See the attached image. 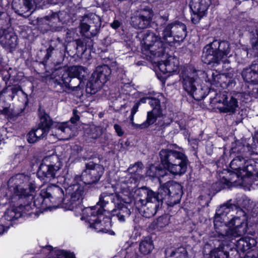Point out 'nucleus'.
<instances>
[{
	"label": "nucleus",
	"mask_w": 258,
	"mask_h": 258,
	"mask_svg": "<svg viewBox=\"0 0 258 258\" xmlns=\"http://www.w3.org/2000/svg\"><path fill=\"white\" fill-rule=\"evenodd\" d=\"M142 163H137L128 168L129 173L125 176L119 177L115 185V190L118 194V197L122 201L129 203L133 196L134 188L136 186L137 178L135 177L133 172L139 173L142 169Z\"/></svg>",
	"instance_id": "0eeeda50"
},
{
	"label": "nucleus",
	"mask_w": 258,
	"mask_h": 258,
	"mask_svg": "<svg viewBox=\"0 0 258 258\" xmlns=\"http://www.w3.org/2000/svg\"><path fill=\"white\" fill-rule=\"evenodd\" d=\"M57 15L61 26L69 22L74 17V14L71 12L69 9L59 12Z\"/></svg>",
	"instance_id": "4c0bfd02"
},
{
	"label": "nucleus",
	"mask_w": 258,
	"mask_h": 258,
	"mask_svg": "<svg viewBox=\"0 0 258 258\" xmlns=\"http://www.w3.org/2000/svg\"><path fill=\"white\" fill-rule=\"evenodd\" d=\"M111 73V70L108 66H98L92 73L90 83L94 88H100L109 80Z\"/></svg>",
	"instance_id": "f3484780"
},
{
	"label": "nucleus",
	"mask_w": 258,
	"mask_h": 258,
	"mask_svg": "<svg viewBox=\"0 0 258 258\" xmlns=\"http://www.w3.org/2000/svg\"><path fill=\"white\" fill-rule=\"evenodd\" d=\"M46 249H47L48 250H50V251H51V250H52V246H49H49H47L46 247Z\"/></svg>",
	"instance_id": "680f3d73"
},
{
	"label": "nucleus",
	"mask_w": 258,
	"mask_h": 258,
	"mask_svg": "<svg viewBox=\"0 0 258 258\" xmlns=\"http://www.w3.org/2000/svg\"><path fill=\"white\" fill-rule=\"evenodd\" d=\"M41 194L43 196H47L48 200L51 203L58 205L62 204V206L64 208V191L59 186L51 184L46 189H42Z\"/></svg>",
	"instance_id": "6ab92c4d"
},
{
	"label": "nucleus",
	"mask_w": 258,
	"mask_h": 258,
	"mask_svg": "<svg viewBox=\"0 0 258 258\" xmlns=\"http://www.w3.org/2000/svg\"><path fill=\"white\" fill-rule=\"evenodd\" d=\"M41 163L53 168L55 171H59L61 167V164L59 158L54 155L44 157Z\"/></svg>",
	"instance_id": "473e14b6"
},
{
	"label": "nucleus",
	"mask_w": 258,
	"mask_h": 258,
	"mask_svg": "<svg viewBox=\"0 0 258 258\" xmlns=\"http://www.w3.org/2000/svg\"><path fill=\"white\" fill-rule=\"evenodd\" d=\"M183 88L188 94L193 93L197 84V74L196 71H191L186 68L180 75Z\"/></svg>",
	"instance_id": "aec40b11"
},
{
	"label": "nucleus",
	"mask_w": 258,
	"mask_h": 258,
	"mask_svg": "<svg viewBox=\"0 0 258 258\" xmlns=\"http://www.w3.org/2000/svg\"><path fill=\"white\" fill-rule=\"evenodd\" d=\"M214 228L223 241H232L248 232V218L245 212L235 205L226 203L216 210L214 220ZM248 233L251 234L250 231Z\"/></svg>",
	"instance_id": "f257e3e1"
},
{
	"label": "nucleus",
	"mask_w": 258,
	"mask_h": 258,
	"mask_svg": "<svg viewBox=\"0 0 258 258\" xmlns=\"http://www.w3.org/2000/svg\"><path fill=\"white\" fill-rule=\"evenodd\" d=\"M256 244V242L254 238L246 237L241 238L237 241L236 245L239 250L246 251L255 246Z\"/></svg>",
	"instance_id": "2f4dec72"
},
{
	"label": "nucleus",
	"mask_w": 258,
	"mask_h": 258,
	"mask_svg": "<svg viewBox=\"0 0 258 258\" xmlns=\"http://www.w3.org/2000/svg\"><path fill=\"white\" fill-rule=\"evenodd\" d=\"M77 112L78 111L77 110L74 109L73 110L74 116L71 118V121L73 123H76L80 118L79 116L77 114Z\"/></svg>",
	"instance_id": "6e6d98bb"
},
{
	"label": "nucleus",
	"mask_w": 258,
	"mask_h": 258,
	"mask_svg": "<svg viewBox=\"0 0 258 258\" xmlns=\"http://www.w3.org/2000/svg\"><path fill=\"white\" fill-rule=\"evenodd\" d=\"M208 88L206 87L196 86L194 89L193 93L188 94L192 96L196 100H201L205 98L208 95Z\"/></svg>",
	"instance_id": "e433bc0d"
},
{
	"label": "nucleus",
	"mask_w": 258,
	"mask_h": 258,
	"mask_svg": "<svg viewBox=\"0 0 258 258\" xmlns=\"http://www.w3.org/2000/svg\"><path fill=\"white\" fill-rule=\"evenodd\" d=\"M53 135L59 139H68L71 135L72 131L67 123L59 122L54 125L52 128Z\"/></svg>",
	"instance_id": "bb28decb"
},
{
	"label": "nucleus",
	"mask_w": 258,
	"mask_h": 258,
	"mask_svg": "<svg viewBox=\"0 0 258 258\" xmlns=\"http://www.w3.org/2000/svg\"><path fill=\"white\" fill-rule=\"evenodd\" d=\"M0 43L4 47L11 51L17 44V36L12 32H4L0 37Z\"/></svg>",
	"instance_id": "cd10ccee"
},
{
	"label": "nucleus",
	"mask_w": 258,
	"mask_h": 258,
	"mask_svg": "<svg viewBox=\"0 0 258 258\" xmlns=\"http://www.w3.org/2000/svg\"><path fill=\"white\" fill-rule=\"evenodd\" d=\"M88 134L90 138L96 139L101 135V130L98 127L93 126L90 128V132Z\"/></svg>",
	"instance_id": "a18cd8bd"
},
{
	"label": "nucleus",
	"mask_w": 258,
	"mask_h": 258,
	"mask_svg": "<svg viewBox=\"0 0 258 258\" xmlns=\"http://www.w3.org/2000/svg\"><path fill=\"white\" fill-rule=\"evenodd\" d=\"M159 196L161 201L166 200L167 204L173 206L179 203L181 195V185L177 183L168 182L160 186L158 189Z\"/></svg>",
	"instance_id": "f8f14e48"
},
{
	"label": "nucleus",
	"mask_w": 258,
	"mask_h": 258,
	"mask_svg": "<svg viewBox=\"0 0 258 258\" xmlns=\"http://www.w3.org/2000/svg\"><path fill=\"white\" fill-rule=\"evenodd\" d=\"M7 5V3L5 4L2 0H0V16L6 11Z\"/></svg>",
	"instance_id": "5fc2aeb1"
},
{
	"label": "nucleus",
	"mask_w": 258,
	"mask_h": 258,
	"mask_svg": "<svg viewBox=\"0 0 258 258\" xmlns=\"http://www.w3.org/2000/svg\"><path fill=\"white\" fill-rule=\"evenodd\" d=\"M5 231L4 226L2 224L0 223V235L2 234Z\"/></svg>",
	"instance_id": "052dcab7"
},
{
	"label": "nucleus",
	"mask_w": 258,
	"mask_h": 258,
	"mask_svg": "<svg viewBox=\"0 0 258 258\" xmlns=\"http://www.w3.org/2000/svg\"><path fill=\"white\" fill-rule=\"evenodd\" d=\"M40 120L37 127L32 129L27 135V141L30 144L44 139L47 135L50 126L52 125V120L47 114L44 113L40 115Z\"/></svg>",
	"instance_id": "ddd939ff"
},
{
	"label": "nucleus",
	"mask_w": 258,
	"mask_h": 258,
	"mask_svg": "<svg viewBox=\"0 0 258 258\" xmlns=\"http://www.w3.org/2000/svg\"><path fill=\"white\" fill-rule=\"evenodd\" d=\"M153 248V242L150 237H145L140 243L139 250L143 254L150 253Z\"/></svg>",
	"instance_id": "c9c22d12"
},
{
	"label": "nucleus",
	"mask_w": 258,
	"mask_h": 258,
	"mask_svg": "<svg viewBox=\"0 0 258 258\" xmlns=\"http://www.w3.org/2000/svg\"><path fill=\"white\" fill-rule=\"evenodd\" d=\"M159 155L162 165L171 174L181 175L186 172L188 160L180 148L162 149Z\"/></svg>",
	"instance_id": "39448f33"
},
{
	"label": "nucleus",
	"mask_w": 258,
	"mask_h": 258,
	"mask_svg": "<svg viewBox=\"0 0 258 258\" xmlns=\"http://www.w3.org/2000/svg\"><path fill=\"white\" fill-rule=\"evenodd\" d=\"M153 16L151 9H144L141 10L138 15L132 18V24L136 28H146L150 25Z\"/></svg>",
	"instance_id": "412c9836"
},
{
	"label": "nucleus",
	"mask_w": 258,
	"mask_h": 258,
	"mask_svg": "<svg viewBox=\"0 0 258 258\" xmlns=\"http://www.w3.org/2000/svg\"><path fill=\"white\" fill-rule=\"evenodd\" d=\"M84 183H77L70 185L66 189L64 200V208L68 210H74L78 208L82 209L81 202L84 195Z\"/></svg>",
	"instance_id": "9d476101"
},
{
	"label": "nucleus",
	"mask_w": 258,
	"mask_h": 258,
	"mask_svg": "<svg viewBox=\"0 0 258 258\" xmlns=\"http://www.w3.org/2000/svg\"><path fill=\"white\" fill-rule=\"evenodd\" d=\"M120 22L118 20H114V21L110 24V26L114 29L118 28L120 26Z\"/></svg>",
	"instance_id": "4d7b16f0"
},
{
	"label": "nucleus",
	"mask_w": 258,
	"mask_h": 258,
	"mask_svg": "<svg viewBox=\"0 0 258 258\" xmlns=\"http://www.w3.org/2000/svg\"><path fill=\"white\" fill-rule=\"evenodd\" d=\"M211 3L210 0H191L189 6L192 12L191 19L193 23H199L206 15Z\"/></svg>",
	"instance_id": "a211bd4d"
},
{
	"label": "nucleus",
	"mask_w": 258,
	"mask_h": 258,
	"mask_svg": "<svg viewBox=\"0 0 258 258\" xmlns=\"http://www.w3.org/2000/svg\"><path fill=\"white\" fill-rule=\"evenodd\" d=\"M224 58L223 60H222L221 61H224V62H225L226 61H227V62H228V60H227V59H226V60H224Z\"/></svg>",
	"instance_id": "69168bd1"
},
{
	"label": "nucleus",
	"mask_w": 258,
	"mask_h": 258,
	"mask_svg": "<svg viewBox=\"0 0 258 258\" xmlns=\"http://www.w3.org/2000/svg\"><path fill=\"white\" fill-rule=\"evenodd\" d=\"M22 214L15 208L12 207L8 209L5 213L4 217L9 221H11L20 218Z\"/></svg>",
	"instance_id": "58836bf2"
},
{
	"label": "nucleus",
	"mask_w": 258,
	"mask_h": 258,
	"mask_svg": "<svg viewBox=\"0 0 258 258\" xmlns=\"http://www.w3.org/2000/svg\"><path fill=\"white\" fill-rule=\"evenodd\" d=\"M168 224V219L166 216H161L159 217L156 222L158 227L162 228L165 227Z\"/></svg>",
	"instance_id": "09e8293b"
},
{
	"label": "nucleus",
	"mask_w": 258,
	"mask_h": 258,
	"mask_svg": "<svg viewBox=\"0 0 258 258\" xmlns=\"http://www.w3.org/2000/svg\"><path fill=\"white\" fill-rule=\"evenodd\" d=\"M162 38L171 45L182 41L186 36V27L179 21H174L166 25L162 31Z\"/></svg>",
	"instance_id": "9b49d317"
},
{
	"label": "nucleus",
	"mask_w": 258,
	"mask_h": 258,
	"mask_svg": "<svg viewBox=\"0 0 258 258\" xmlns=\"http://www.w3.org/2000/svg\"><path fill=\"white\" fill-rule=\"evenodd\" d=\"M244 52L245 53H246V55H247V54H248L247 52H246V51H244Z\"/></svg>",
	"instance_id": "338daca9"
},
{
	"label": "nucleus",
	"mask_w": 258,
	"mask_h": 258,
	"mask_svg": "<svg viewBox=\"0 0 258 258\" xmlns=\"http://www.w3.org/2000/svg\"><path fill=\"white\" fill-rule=\"evenodd\" d=\"M59 72L62 73L61 76V80L66 88L71 91H77L79 88V85L77 86L73 85L71 83V78L70 73L67 69H61L58 71Z\"/></svg>",
	"instance_id": "f704fd0d"
},
{
	"label": "nucleus",
	"mask_w": 258,
	"mask_h": 258,
	"mask_svg": "<svg viewBox=\"0 0 258 258\" xmlns=\"http://www.w3.org/2000/svg\"><path fill=\"white\" fill-rule=\"evenodd\" d=\"M142 50L146 54L150 53L156 57H160L165 52L167 43L162 37L156 35L153 32L147 31L143 38Z\"/></svg>",
	"instance_id": "1a4fd4ad"
},
{
	"label": "nucleus",
	"mask_w": 258,
	"mask_h": 258,
	"mask_svg": "<svg viewBox=\"0 0 258 258\" xmlns=\"http://www.w3.org/2000/svg\"><path fill=\"white\" fill-rule=\"evenodd\" d=\"M117 212L116 215L118 220L121 222L125 221V217L128 216L131 214L130 210L125 206H121L118 208L117 210H115Z\"/></svg>",
	"instance_id": "ea45409f"
},
{
	"label": "nucleus",
	"mask_w": 258,
	"mask_h": 258,
	"mask_svg": "<svg viewBox=\"0 0 258 258\" xmlns=\"http://www.w3.org/2000/svg\"><path fill=\"white\" fill-rule=\"evenodd\" d=\"M88 23V18L85 16L82 18L81 20L80 27L81 30V33L83 35L88 32L90 31L91 33V27Z\"/></svg>",
	"instance_id": "37998d69"
},
{
	"label": "nucleus",
	"mask_w": 258,
	"mask_h": 258,
	"mask_svg": "<svg viewBox=\"0 0 258 258\" xmlns=\"http://www.w3.org/2000/svg\"><path fill=\"white\" fill-rule=\"evenodd\" d=\"M58 172L53 168L41 163L37 171V176L41 180L49 182L57 176Z\"/></svg>",
	"instance_id": "393cba45"
},
{
	"label": "nucleus",
	"mask_w": 258,
	"mask_h": 258,
	"mask_svg": "<svg viewBox=\"0 0 258 258\" xmlns=\"http://www.w3.org/2000/svg\"><path fill=\"white\" fill-rule=\"evenodd\" d=\"M164 19L165 21H167L168 20V17H165L164 18Z\"/></svg>",
	"instance_id": "e2e57ef3"
},
{
	"label": "nucleus",
	"mask_w": 258,
	"mask_h": 258,
	"mask_svg": "<svg viewBox=\"0 0 258 258\" xmlns=\"http://www.w3.org/2000/svg\"><path fill=\"white\" fill-rule=\"evenodd\" d=\"M230 51L228 42L215 40L204 47L202 60L205 63L215 67L224 58L231 56Z\"/></svg>",
	"instance_id": "423d86ee"
},
{
	"label": "nucleus",
	"mask_w": 258,
	"mask_h": 258,
	"mask_svg": "<svg viewBox=\"0 0 258 258\" xmlns=\"http://www.w3.org/2000/svg\"><path fill=\"white\" fill-rule=\"evenodd\" d=\"M114 129L118 136L121 137L123 136L124 132L122 131L121 127L119 125L115 124L114 125Z\"/></svg>",
	"instance_id": "864d4df0"
},
{
	"label": "nucleus",
	"mask_w": 258,
	"mask_h": 258,
	"mask_svg": "<svg viewBox=\"0 0 258 258\" xmlns=\"http://www.w3.org/2000/svg\"><path fill=\"white\" fill-rule=\"evenodd\" d=\"M12 6L16 13L24 17L29 16L35 7L31 0H13Z\"/></svg>",
	"instance_id": "4be33fe9"
},
{
	"label": "nucleus",
	"mask_w": 258,
	"mask_h": 258,
	"mask_svg": "<svg viewBox=\"0 0 258 258\" xmlns=\"http://www.w3.org/2000/svg\"><path fill=\"white\" fill-rule=\"evenodd\" d=\"M33 2L36 8L43 9L52 4L53 0H33Z\"/></svg>",
	"instance_id": "c03bdc74"
},
{
	"label": "nucleus",
	"mask_w": 258,
	"mask_h": 258,
	"mask_svg": "<svg viewBox=\"0 0 258 258\" xmlns=\"http://www.w3.org/2000/svg\"><path fill=\"white\" fill-rule=\"evenodd\" d=\"M162 97V95H159L158 96V97ZM152 99H156V100H158L159 102V108L161 110V116L162 115V108L161 107V102H160V98H149V97H145V98H142L140 99V101L138 102V103H139V105L140 104V103H145L147 102V101L148 100L149 101V104H150V102L151 100Z\"/></svg>",
	"instance_id": "8fccbe9b"
},
{
	"label": "nucleus",
	"mask_w": 258,
	"mask_h": 258,
	"mask_svg": "<svg viewBox=\"0 0 258 258\" xmlns=\"http://www.w3.org/2000/svg\"><path fill=\"white\" fill-rule=\"evenodd\" d=\"M214 99L215 102L222 104V105H218L217 107L220 112L233 114L238 107L237 99L226 91L217 94Z\"/></svg>",
	"instance_id": "4468645a"
},
{
	"label": "nucleus",
	"mask_w": 258,
	"mask_h": 258,
	"mask_svg": "<svg viewBox=\"0 0 258 258\" xmlns=\"http://www.w3.org/2000/svg\"><path fill=\"white\" fill-rule=\"evenodd\" d=\"M3 93H5V90H3Z\"/></svg>",
	"instance_id": "774afa93"
},
{
	"label": "nucleus",
	"mask_w": 258,
	"mask_h": 258,
	"mask_svg": "<svg viewBox=\"0 0 258 258\" xmlns=\"http://www.w3.org/2000/svg\"><path fill=\"white\" fill-rule=\"evenodd\" d=\"M251 39L252 49L255 54H258V29L255 30Z\"/></svg>",
	"instance_id": "49530a36"
},
{
	"label": "nucleus",
	"mask_w": 258,
	"mask_h": 258,
	"mask_svg": "<svg viewBox=\"0 0 258 258\" xmlns=\"http://www.w3.org/2000/svg\"><path fill=\"white\" fill-rule=\"evenodd\" d=\"M115 196L108 195L106 193L101 194L99 201L95 206L87 207L82 210V219L86 220L90 224V227L94 229L97 232L108 233L110 227V220L103 214L105 210L104 207L110 200L114 202Z\"/></svg>",
	"instance_id": "20e7f679"
},
{
	"label": "nucleus",
	"mask_w": 258,
	"mask_h": 258,
	"mask_svg": "<svg viewBox=\"0 0 258 258\" xmlns=\"http://www.w3.org/2000/svg\"><path fill=\"white\" fill-rule=\"evenodd\" d=\"M244 258H258V252L256 251H249Z\"/></svg>",
	"instance_id": "603ef678"
},
{
	"label": "nucleus",
	"mask_w": 258,
	"mask_h": 258,
	"mask_svg": "<svg viewBox=\"0 0 258 258\" xmlns=\"http://www.w3.org/2000/svg\"><path fill=\"white\" fill-rule=\"evenodd\" d=\"M141 194L146 196L145 199H139L136 202V207L142 215L147 218L153 217L157 210L161 207L163 202L159 196L154 191L145 188L142 189Z\"/></svg>",
	"instance_id": "6e6552de"
},
{
	"label": "nucleus",
	"mask_w": 258,
	"mask_h": 258,
	"mask_svg": "<svg viewBox=\"0 0 258 258\" xmlns=\"http://www.w3.org/2000/svg\"><path fill=\"white\" fill-rule=\"evenodd\" d=\"M150 105L152 108V110L147 112V119L143 123L138 124H136L134 121L135 115L131 114L130 120L132 126L135 128H144L154 123L158 117L161 116V112L159 108V102L158 100L152 99L150 102Z\"/></svg>",
	"instance_id": "dca6fc26"
},
{
	"label": "nucleus",
	"mask_w": 258,
	"mask_h": 258,
	"mask_svg": "<svg viewBox=\"0 0 258 258\" xmlns=\"http://www.w3.org/2000/svg\"><path fill=\"white\" fill-rule=\"evenodd\" d=\"M30 177L24 174H18L10 178L8 182L9 190L14 194L12 200L18 199L23 202L24 206L27 209L33 202V206L40 208L42 205H47V196H43L40 191L39 196L34 198L35 186L29 182Z\"/></svg>",
	"instance_id": "7ed1b4c3"
},
{
	"label": "nucleus",
	"mask_w": 258,
	"mask_h": 258,
	"mask_svg": "<svg viewBox=\"0 0 258 258\" xmlns=\"http://www.w3.org/2000/svg\"><path fill=\"white\" fill-rule=\"evenodd\" d=\"M11 90L12 93V98L15 97V95H16L18 93V92L20 91H22V93H24L23 91L22 90L21 87L20 86H14L12 87L11 88Z\"/></svg>",
	"instance_id": "3c124183"
},
{
	"label": "nucleus",
	"mask_w": 258,
	"mask_h": 258,
	"mask_svg": "<svg viewBox=\"0 0 258 258\" xmlns=\"http://www.w3.org/2000/svg\"><path fill=\"white\" fill-rule=\"evenodd\" d=\"M224 58L223 60H222L221 61H224V62H225L226 61H227V62H228V60H227V59H226V60H224Z\"/></svg>",
	"instance_id": "0e129e2a"
},
{
	"label": "nucleus",
	"mask_w": 258,
	"mask_h": 258,
	"mask_svg": "<svg viewBox=\"0 0 258 258\" xmlns=\"http://www.w3.org/2000/svg\"><path fill=\"white\" fill-rule=\"evenodd\" d=\"M70 75L72 78H77L79 85L81 83L80 79L87 75V72H86V69L82 66H72L67 69Z\"/></svg>",
	"instance_id": "72a5a7b5"
},
{
	"label": "nucleus",
	"mask_w": 258,
	"mask_h": 258,
	"mask_svg": "<svg viewBox=\"0 0 258 258\" xmlns=\"http://www.w3.org/2000/svg\"><path fill=\"white\" fill-rule=\"evenodd\" d=\"M164 171L155 166H151L147 171L148 176L159 178L161 176H163V172Z\"/></svg>",
	"instance_id": "a19ab883"
},
{
	"label": "nucleus",
	"mask_w": 258,
	"mask_h": 258,
	"mask_svg": "<svg viewBox=\"0 0 258 258\" xmlns=\"http://www.w3.org/2000/svg\"><path fill=\"white\" fill-rule=\"evenodd\" d=\"M234 157L230 167L234 172L229 174V177H223L221 182L225 185L230 186L231 183H240L246 177L258 173V162L249 159L250 154L249 147L245 146L239 142L233 144L230 152Z\"/></svg>",
	"instance_id": "f03ea898"
},
{
	"label": "nucleus",
	"mask_w": 258,
	"mask_h": 258,
	"mask_svg": "<svg viewBox=\"0 0 258 258\" xmlns=\"http://www.w3.org/2000/svg\"><path fill=\"white\" fill-rule=\"evenodd\" d=\"M220 238V240L222 241L221 244L216 248L213 249L210 253V258H229V253L228 249L229 248L230 243L232 241H223V238L221 236H219L217 233L215 235Z\"/></svg>",
	"instance_id": "5701e85b"
},
{
	"label": "nucleus",
	"mask_w": 258,
	"mask_h": 258,
	"mask_svg": "<svg viewBox=\"0 0 258 258\" xmlns=\"http://www.w3.org/2000/svg\"><path fill=\"white\" fill-rule=\"evenodd\" d=\"M53 50L54 48L52 46H50L47 49L46 54L45 55V57L47 59H48L51 56V53Z\"/></svg>",
	"instance_id": "13d9d810"
},
{
	"label": "nucleus",
	"mask_w": 258,
	"mask_h": 258,
	"mask_svg": "<svg viewBox=\"0 0 258 258\" xmlns=\"http://www.w3.org/2000/svg\"><path fill=\"white\" fill-rule=\"evenodd\" d=\"M43 21L49 26L52 31H60L63 27V26L61 25L57 13L52 12L51 14L48 15L43 18Z\"/></svg>",
	"instance_id": "c85d7f7f"
},
{
	"label": "nucleus",
	"mask_w": 258,
	"mask_h": 258,
	"mask_svg": "<svg viewBox=\"0 0 258 258\" xmlns=\"http://www.w3.org/2000/svg\"><path fill=\"white\" fill-rule=\"evenodd\" d=\"M103 172V166L90 161L86 164V169L82 173V182L86 184L96 183L99 180Z\"/></svg>",
	"instance_id": "2eb2a0df"
},
{
	"label": "nucleus",
	"mask_w": 258,
	"mask_h": 258,
	"mask_svg": "<svg viewBox=\"0 0 258 258\" xmlns=\"http://www.w3.org/2000/svg\"><path fill=\"white\" fill-rule=\"evenodd\" d=\"M208 81L212 85H216L219 82L221 75L217 71H209L207 74Z\"/></svg>",
	"instance_id": "79ce46f5"
},
{
	"label": "nucleus",
	"mask_w": 258,
	"mask_h": 258,
	"mask_svg": "<svg viewBox=\"0 0 258 258\" xmlns=\"http://www.w3.org/2000/svg\"><path fill=\"white\" fill-rule=\"evenodd\" d=\"M241 75L246 82L258 84V63H253L249 67L244 69Z\"/></svg>",
	"instance_id": "b1692460"
},
{
	"label": "nucleus",
	"mask_w": 258,
	"mask_h": 258,
	"mask_svg": "<svg viewBox=\"0 0 258 258\" xmlns=\"http://www.w3.org/2000/svg\"><path fill=\"white\" fill-rule=\"evenodd\" d=\"M165 253L166 258H186L187 255L185 248L183 246L167 248Z\"/></svg>",
	"instance_id": "c756f323"
},
{
	"label": "nucleus",
	"mask_w": 258,
	"mask_h": 258,
	"mask_svg": "<svg viewBox=\"0 0 258 258\" xmlns=\"http://www.w3.org/2000/svg\"><path fill=\"white\" fill-rule=\"evenodd\" d=\"M139 103H136L133 107L131 110V114L135 115L138 110Z\"/></svg>",
	"instance_id": "bf43d9fd"
},
{
	"label": "nucleus",
	"mask_w": 258,
	"mask_h": 258,
	"mask_svg": "<svg viewBox=\"0 0 258 258\" xmlns=\"http://www.w3.org/2000/svg\"><path fill=\"white\" fill-rule=\"evenodd\" d=\"M85 17L88 18V23L91 27V35L95 36L101 25L100 17L94 14H90Z\"/></svg>",
	"instance_id": "7c9ffc66"
},
{
	"label": "nucleus",
	"mask_w": 258,
	"mask_h": 258,
	"mask_svg": "<svg viewBox=\"0 0 258 258\" xmlns=\"http://www.w3.org/2000/svg\"><path fill=\"white\" fill-rule=\"evenodd\" d=\"M56 256V258H75L74 255L72 253L63 250L57 251Z\"/></svg>",
	"instance_id": "de8ad7c7"
},
{
	"label": "nucleus",
	"mask_w": 258,
	"mask_h": 258,
	"mask_svg": "<svg viewBox=\"0 0 258 258\" xmlns=\"http://www.w3.org/2000/svg\"><path fill=\"white\" fill-rule=\"evenodd\" d=\"M179 65V62L178 58L170 55L163 63L159 64V68L164 73H171L178 71Z\"/></svg>",
	"instance_id": "a878e982"
}]
</instances>
